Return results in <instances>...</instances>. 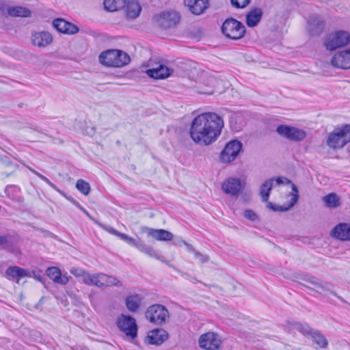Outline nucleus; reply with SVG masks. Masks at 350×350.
Returning a JSON list of instances; mask_svg holds the SVG:
<instances>
[{
    "label": "nucleus",
    "mask_w": 350,
    "mask_h": 350,
    "mask_svg": "<svg viewBox=\"0 0 350 350\" xmlns=\"http://www.w3.org/2000/svg\"><path fill=\"white\" fill-rule=\"evenodd\" d=\"M223 127L221 116L215 113H204L193 120L189 134L196 144L208 146L217 139Z\"/></svg>",
    "instance_id": "obj_1"
},
{
    "label": "nucleus",
    "mask_w": 350,
    "mask_h": 350,
    "mask_svg": "<svg viewBox=\"0 0 350 350\" xmlns=\"http://www.w3.org/2000/svg\"><path fill=\"white\" fill-rule=\"evenodd\" d=\"M99 62L107 67L120 68L127 65L131 62V58L122 50L109 49L100 54Z\"/></svg>",
    "instance_id": "obj_2"
},
{
    "label": "nucleus",
    "mask_w": 350,
    "mask_h": 350,
    "mask_svg": "<svg viewBox=\"0 0 350 350\" xmlns=\"http://www.w3.org/2000/svg\"><path fill=\"white\" fill-rule=\"evenodd\" d=\"M350 142V124H343L331 132L326 141L328 147L333 150L342 148Z\"/></svg>",
    "instance_id": "obj_3"
},
{
    "label": "nucleus",
    "mask_w": 350,
    "mask_h": 350,
    "mask_svg": "<svg viewBox=\"0 0 350 350\" xmlns=\"http://www.w3.org/2000/svg\"><path fill=\"white\" fill-rule=\"evenodd\" d=\"M221 29L223 34L232 40H239L242 38L246 33L245 25L241 22L233 18L226 19Z\"/></svg>",
    "instance_id": "obj_4"
},
{
    "label": "nucleus",
    "mask_w": 350,
    "mask_h": 350,
    "mask_svg": "<svg viewBox=\"0 0 350 350\" xmlns=\"http://www.w3.org/2000/svg\"><path fill=\"white\" fill-rule=\"evenodd\" d=\"M145 316L150 323L161 325L169 317V312L166 307L161 304H153L147 308Z\"/></svg>",
    "instance_id": "obj_5"
},
{
    "label": "nucleus",
    "mask_w": 350,
    "mask_h": 350,
    "mask_svg": "<svg viewBox=\"0 0 350 350\" xmlns=\"http://www.w3.org/2000/svg\"><path fill=\"white\" fill-rule=\"evenodd\" d=\"M116 324L119 329L132 339L137 336V325L135 319L129 314H121L117 318Z\"/></svg>",
    "instance_id": "obj_6"
},
{
    "label": "nucleus",
    "mask_w": 350,
    "mask_h": 350,
    "mask_svg": "<svg viewBox=\"0 0 350 350\" xmlns=\"http://www.w3.org/2000/svg\"><path fill=\"white\" fill-rule=\"evenodd\" d=\"M276 132L282 137L293 142H301L306 137L304 130L286 124L277 126Z\"/></svg>",
    "instance_id": "obj_7"
},
{
    "label": "nucleus",
    "mask_w": 350,
    "mask_h": 350,
    "mask_svg": "<svg viewBox=\"0 0 350 350\" xmlns=\"http://www.w3.org/2000/svg\"><path fill=\"white\" fill-rule=\"evenodd\" d=\"M180 16L176 12H163L154 16V23L161 29H167L175 26L179 22Z\"/></svg>",
    "instance_id": "obj_8"
},
{
    "label": "nucleus",
    "mask_w": 350,
    "mask_h": 350,
    "mask_svg": "<svg viewBox=\"0 0 350 350\" xmlns=\"http://www.w3.org/2000/svg\"><path fill=\"white\" fill-rule=\"evenodd\" d=\"M350 42V33L346 31H338L329 36L325 43L326 49L334 51L338 48L343 47Z\"/></svg>",
    "instance_id": "obj_9"
},
{
    "label": "nucleus",
    "mask_w": 350,
    "mask_h": 350,
    "mask_svg": "<svg viewBox=\"0 0 350 350\" xmlns=\"http://www.w3.org/2000/svg\"><path fill=\"white\" fill-rule=\"evenodd\" d=\"M242 146V143L240 141L237 139L231 140L221 151L220 155L221 161L224 163H230L234 161L239 155Z\"/></svg>",
    "instance_id": "obj_10"
},
{
    "label": "nucleus",
    "mask_w": 350,
    "mask_h": 350,
    "mask_svg": "<svg viewBox=\"0 0 350 350\" xmlns=\"http://www.w3.org/2000/svg\"><path fill=\"white\" fill-rule=\"evenodd\" d=\"M201 348L206 350H218L221 344L220 336L215 332H207L202 334L198 340Z\"/></svg>",
    "instance_id": "obj_11"
},
{
    "label": "nucleus",
    "mask_w": 350,
    "mask_h": 350,
    "mask_svg": "<svg viewBox=\"0 0 350 350\" xmlns=\"http://www.w3.org/2000/svg\"><path fill=\"white\" fill-rule=\"evenodd\" d=\"M325 25L324 19L319 14H312L308 18L307 29L310 36L321 34L325 28Z\"/></svg>",
    "instance_id": "obj_12"
},
{
    "label": "nucleus",
    "mask_w": 350,
    "mask_h": 350,
    "mask_svg": "<svg viewBox=\"0 0 350 350\" xmlns=\"http://www.w3.org/2000/svg\"><path fill=\"white\" fill-rule=\"evenodd\" d=\"M221 189L228 195L237 196L243 190V185L240 178L230 177L223 182Z\"/></svg>",
    "instance_id": "obj_13"
},
{
    "label": "nucleus",
    "mask_w": 350,
    "mask_h": 350,
    "mask_svg": "<svg viewBox=\"0 0 350 350\" xmlns=\"http://www.w3.org/2000/svg\"><path fill=\"white\" fill-rule=\"evenodd\" d=\"M292 191L289 196H291V201L287 205L279 206L270 202H267V207L273 211L285 212L290 210L298 202L299 195L297 187L292 183Z\"/></svg>",
    "instance_id": "obj_14"
},
{
    "label": "nucleus",
    "mask_w": 350,
    "mask_h": 350,
    "mask_svg": "<svg viewBox=\"0 0 350 350\" xmlns=\"http://www.w3.org/2000/svg\"><path fill=\"white\" fill-rule=\"evenodd\" d=\"M53 27L59 33L64 34H75L79 31L77 26L61 18L53 20Z\"/></svg>",
    "instance_id": "obj_15"
},
{
    "label": "nucleus",
    "mask_w": 350,
    "mask_h": 350,
    "mask_svg": "<svg viewBox=\"0 0 350 350\" xmlns=\"http://www.w3.org/2000/svg\"><path fill=\"white\" fill-rule=\"evenodd\" d=\"M302 280L314 285L317 288H321L323 291L330 293L332 295L339 299L341 301L346 302L342 297H341L336 292L332 291L333 285L332 284L321 281L314 276L306 275L302 278Z\"/></svg>",
    "instance_id": "obj_16"
},
{
    "label": "nucleus",
    "mask_w": 350,
    "mask_h": 350,
    "mask_svg": "<svg viewBox=\"0 0 350 350\" xmlns=\"http://www.w3.org/2000/svg\"><path fill=\"white\" fill-rule=\"evenodd\" d=\"M332 64L341 69L350 68V49L336 53L331 59Z\"/></svg>",
    "instance_id": "obj_17"
},
{
    "label": "nucleus",
    "mask_w": 350,
    "mask_h": 350,
    "mask_svg": "<svg viewBox=\"0 0 350 350\" xmlns=\"http://www.w3.org/2000/svg\"><path fill=\"white\" fill-rule=\"evenodd\" d=\"M31 43L39 48L46 47L53 42L52 35L45 31L31 33Z\"/></svg>",
    "instance_id": "obj_18"
},
{
    "label": "nucleus",
    "mask_w": 350,
    "mask_h": 350,
    "mask_svg": "<svg viewBox=\"0 0 350 350\" xmlns=\"http://www.w3.org/2000/svg\"><path fill=\"white\" fill-rule=\"evenodd\" d=\"M174 70L164 64H160L157 68L146 70V73L150 78L163 79L170 77Z\"/></svg>",
    "instance_id": "obj_19"
},
{
    "label": "nucleus",
    "mask_w": 350,
    "mask_h": 350,
    "mask_svg": "<svg viewBox=\"0 0 350 350\" xmlns=\"http://www.w3.org/2000/svg\"><path fill=\"white\" fill-rule=\"evenodd\" d=\"M184 4L188 7L189 11L195 14H202L208 7V0H184Z\"/></svg>",
    "instance_id": "obj_20"
},
{
    "label": "nucleus",
    "mask_w": 350,
    "mask_h": 350,
    "mask_svg": "<svg viewBox=\"0 0 350 350\" xmlns=\"http://www.w3.org/2000/svg\"><path fill=\"white\" fill-rule=\"evenodd\" d=\"M168 337L167 332L162 328H157L150 331L148 334V342L150 345H159Z\"/></svg>",
    "instance_id": "obj_21"
},
{
    "label": "nucleus",
    "mask_w": 350,
    "mask_h": 350,
    "mask_svg": "<svg viewBox=\"0 0 350 350\" xmlns=\"http://www.w3.org/2000/svg\"><path fill=\"white\" fill-rule=\"evenodd\" d=\"M262 10L260 8H253L245 16V23L249 27L258 25L262 17Z\"/></svg>",
    "instance_id": "obj_22"
},
{
    "label": "nucleus",
    "mask_w": 350,
    "mask_h": 350,
    "mask_svg": "<svg viewBox=\"0 0 350 350\" xmlns=\"http://www.w3.org/2000/svg\"><path fill=\"white\" fill-rule=\"evenodd\" d=\"M333 236L341 241L350 240V224L341 223L333 229Z\"/></svg>",
    "instance_id": "obj_23"
},
{
    "label": "nucleus",
    "mask_w": 350,
    "mask_h": 350,
    "mask_svg": "<svg viewBox=\"0 0 350 350\" xmlns=\"http://www.w3.org/2000/svg\"><path fill=\"white\" fill-rule=\"evenodd\" d=\"M140 252L144 253L151 258H154L163 262H166L165 258L159 254L150 245L145 244L142 241L138 240L135 246Z\"/></svg>",
    "instance_id": "obj_24"
},
{
    "label": "nucleus",
    "mask_w": 350,
    "mask_h": 350,
    "mask_svg": "<svg viewBox=\"0 0 350 350\" xmlns=\"http://www.w3.org/2000/svg\"><path fill=\"white\" fill-rule=\"evenodd\" d=\"M147 234L148 237L162 241H170L174 237L172 233L163 229L147 228Z\"/></svg>",
    "instance_id": "obj_25"
},
{
    "label": "nucleus",
    "mask_w": 350,
    "mask_h": 350,
    "mask_svg": "<svg viewBox=\"0 0 350 350\" xmlns=\"http://www.w3.org/2000/svg\"><path fill=\"white\" fill-rule=\"evenodd\" d=\"M124 8L126 16L129 19L136 18L142 10V8L137 0H131L130 1L128 0Z\"/></svg>",
    "instance_id": "obj_26"
},
{
    "label": "nucleus",
    "mask_w": 350,
    "mask_h": 350,
    "mask_svg": "<svg viewBox=\"0 0 350 350\" xmlns=\"http://www.w3.org/2000/svg\"><path fill=\"white\" fill-rule=\"evenodd\" d=\"M5 273L14 280H18L23 278L30 276L28 270L18 266H10L6 271Z\"/></svg>",
    "instance_id": "obj_27"
},
{
    "label": "nucleus",
    "mask_w": 350,
    "mask_h": 350,
    "mask_svg": "<svg viewBox=\"0 0 350 350\" xmlns=\"http://www.w3.org/2000/svg\"><path fill=\"white\" fill-rule=\"evenodd\" d=\"M142 297L138 294L129 295L125 299V305L129 311L135 312L140 307Z\"/></svg>",
    "instance_id": "obj_28"
},
{
    "label": "nucleus",
    "mask_w": 350,
    "mask_h": 350,
    "mask_svg": "<svg viewBox=\"0 0 350 350\" xmlns=\"http://www.w3.org/2000/svg\"><path fill=\"white\" fill-rule=\"evenodd\" d=\"M7 13L12 17H30L31 15V11L23 6H9Z\"/></svg>",
    "instance_id": "obj_29"
},
{
    "label": "nucleus",
    "mask_w": 350,
    "mask_h": 350,
    "mask_svg": "<svg viewBox=\"0 0 350 350\" xmlns=\"http://www.w3.org/2000/svg\"><path fill=\"white\" fill-rule=\"evenodd\" d=\"M128 0H104L103 5L105 10L114 12L125 8Z\"/></svg>",
    "instance_id": "obj_30"
},
{
    "label": "nucleus",
    "mask_w": 350,
    "mask_h": 350,
    "mask_svg": "<svg viewBox=\"0 0 350 350\" xmlns=\"http://www.w3.org/2000/svg\"><path fill=\"white\" fill-rule=\"evenodd\" d=\"M274 178H270L267 180L260 187V194L263 202H267L269 198L270 192L273 187V183Z\"/></svg>",
    "instance_id": "obj_31"
},
{
    "label": "nucleus",
    "mask_w": 350,
    "mask_h": 350,
    "mask_svg": "<svg viewBox=\"0 0 350 350\" xmlns=\"http://www.w3.org/2000/svg\"><path fill=\"white\" fill-rule=\"evenodd\" d=\"M325 206L329 208H337L340 205V200L338 196L334 193H331L323 198Z\"/></svg>",
    "instance_id": "obj_32"
},
{
    "label": "nucleus",
    "mask_w": 350,
    "mask_h": 350,
    "mask_svg": "<svg viewBox=\"0 0 350 350\" xmlns=\"http://www.w3.org/2000/svg\"><path fill=\"white\" fill-rule=\"evenodd\" d=\"M313 342L321 348H327L328 341L319 331L315 330L312 334Z\"/></svg>",
    "instance_id": "obj_33"
},
{
    "label": "nucleus",
    "mask_w": 350,
    "mask_h": 350,
    "mask_svg": "<svg viewBox=\"0 0 350 350\" xmlns=\"http://www.w3.org/2000/svg\"><path fill=\"white\" fill-rule=\"evenodd\" d=\"M105 278L107 274L96 273L92 275L90 285H94L97 287H103L105 285Z\"/></svg>",
    "instance_id": "obj_34"
},
{
    "label": "nucleus",
    "mask_w": 350,
    "mask_h": 350,
    "mask_svg": "<svg viewBox=\"0 0 350 350\" xmlns=\"http://www.w3.org/2000/svg\"><path fill=\"white\" fill-rule=\"evenodd\" d=\"M29 170H31V172H32L34 174H36L38 177H39L41 180H42L43 181H44L46 184H48L51 188H53L54 190H55L56 191H57L59 193H60L61 195H62L63 196H66V194L64 193V191H62L60 189H59L55 184H53L48 178H46V176H43L42 174H41L40 173H39L38 172L36 171L35 170L33 169H31L29 168Z\"/></svg>",
    "instance_id": "obj_35"
},
{
    "label": "nucleus",
    "mask_w": 350,
    "mask_h": 350,
    "mask_svg": "<svg viewBox=\"0 0 350 350\" xmlns=\"http://www.w3.org/2000/svg\"><path fill=\"white\" fill-rule=\"evenodd\" d=\"M77 189L83 195L87 196L90 191V184L84 180L79 179L76 183Z\"/></svg>",
    "instance_id": "obj_36"
},
{
    "label": "nucleus",
    "mask_w": 350,
    "mask_h": 350,
    "mask_svg": "<svg viewBox=\"0 0 350 350\" xmlns=\"http://www.w3.org/2000/svg\"><path fill=\"white\" fill-rule=\"evenodd\" d=\"M46 273L50 279H51L54 282L56 283L61 274V271L57 267H51L47 268Z\"/></svg>",
    "instance_id": "obj_37"
},
{
    "label": "nucleus",
    "mask_w": 350,
    "mask_h": 350,
    "mask_svg": "<svg viewBox=\"0 0 350 350\" xmlns=\"http://www.w3.org/2000/svg\"><path fill=\"white\" fill-rule=\"evenodd\" d=\"M295 327L297 331L306 336H312V333L314 332L312 329L307 323H297L295 324Z\"/></svg>",
    "instance_id": "obj_38"
},
{
    "label": "nucleus",
    "mask_w": 350,
    "mask_h": 350,
    "mask_svg": "<svg viewBox=\"0 0 350 350\" xmlns=\"http://www.w3.org/2000/svg\"><path fill=\"white\" fill-rule=\"evenodd\" d=\"M121 240L124 241V242H126L127 244L131 245V246H135L138 240H136L135 239H133V237H129L128 236L127 234H124V233H122L120 232L119 237H118Z\"/></svg>",
    "instance_id": "obj_39"
},
{
    "label": "nucleus",
    "mask_w": 350,
    "mask_h": 350,
    "mask_svg": "<svg viewBox=\"0 0 350 350\" xmlns=\"http://www.w3.org/2000/svg\"><path fill=\"white\" fill-rule=\"evenodd\" d=\"M250 1L251 0H230L232 5L236 8H244Z\"/></svg>",
    "instance_id": "obj_40"
},
{
    "label": "nucleus",
    "mask_w": 350,
    "mask_h": 350,
    "mask_svg": "<svg viewBox=\"0 0 350 350\" xmlns=\"http://www.w3.org/2000/svg\"><path fill=\"white\" fill-rule=\"evenodd\" d=\"M105 282L107 283L108 285L116 286H122V283L118 280L116 277L111 276L107 275V278H105Z\"/></svg>",
    "instance_id": "obj_41"
},
{
    "label": "nucleus",
    "mask_w": 350,
    "mask_h": 350,
    "mask_svg": "<svg viewBox=\"0 0 350 350\" xmlns=\"http://www.w3.org/2000/svg\"><path fill=\"white\" fill-rule=\"evenodd\" d=\"M243 216L246 219H247L252 221H254L258 219L257 214L254 211L250 210V209L245 210L243 213Z\"/></svg>",
    "instance_id": "obj_42"
},
{
    "label": "nucleus",
    "mask_w": 350,
    "mask_h": 350,
    "mask_svg": "<svg viewBox=\"0 0 350 350\" xmlns=\"http://www.w3.org/2000/svg\"><path fill=\"white\" fill-rule=\"evenodd\" d=\"M274 180H275L277 185H282L285 183L292 186V183H293L290 179L282 176L277 177L275 179H274Z\"/></svg>",
    "instance_id": "obj_43"
},
{
    "label": "nucleus",
    "mask_w": 350,
    "mask_h": 350,
    "mask_svg": "<svg viewBox=\"0 0 350 350\" xmlns=\"http://www.w3.org/2000/svg\"><path fill=\"white\" fill-rule=\"evenodd\" d=\"M70 271L75 277L81 278L85 271L81 268L72 267Z\"/></svg>",
    "instance_id": "obj_44"
},
{
    "label": "nucleus",
    "mask_w": 350,
    "mask_h": 350,
    "mask_svg": "<svg viewBox=\"0 0 350 350\" xmlns=\"http://www.w3.org/2000/svg\"><path fill=\"white\" fill-rule=\"evenodd\" d=\"M91 277L92 275L90 273L85 271L81 278L83 283L90 286Z\"/></svg>",
    "instance_id": "obj_45"
},
{
    "label": "nucleus",
    "mask_w": 350,
    "mask_h": 350,
    "mask_svg": "<svg viewBox=\"0 0 350 350\" xmlns=\"http://www.w3.org/2000/svg\"><path fill=\"white\" fill-rule=\"evenodd\" d=\"M103 228L106 230L108 232H109L110 234H113V235H116L118 237H119L120 232H118V230H116L115 228L111 227V226H103Z\"/></svg>",
    "instance_id": "obj_46"
},
{
    "label": "nucleus",
    "mask_w": 350,
    "mask_h": 350,
    "mask_svg": "<svg viewBox=\"0 0 350 350\" xmlns=\"http://www.w3.org/2000/svg\"><path fill=\"white\" fill-rule=\"evenodd\" d=\"M70 202H71L74 205H75L79 209H80L81 211H82L83 212H84L85 214H88V212L85 211V209L81 206L80 205V204L77 202L75 200H74L73 198H68V197H66V196H65Z\"/></svg>",
    "instance_id": "obj_47"
},
{
    "label": "nucleus",
    "mask_w": 350,
    "mask_h": 350,
    "mask_svg": "<svg viewBox=\"0 0 350 350\" xmlns=\"http://www.w3.org/2000/svg\"><path fill=\"white\" fill-rule=\"evenodd\" d=\"M68 277L65 275H62L61 273L56 283L65 285L68 282Z\"/></svg>",
    "instance_id": "obj_48"
},
{
    "label": "nucleus",
    "mask_w": 350,
    "mask_h": 350,
    "mask_svg": "<svg viewBox=\"0 0 350 350\" xmlns=\"http://www.w3.org/2000/svg\"><path fill=\"white\" fill-rule=\"evenodd\" d=\"M8 243V238L6 236L0 235V246H3Z\"/></svg>",
    "instance_id": "obj_49"
},
{
    "label": "nucleus",
    "mask_w": 350,
    "mask_h": 350,
    "mask_svg": "<svg viewBox=\"0 0 350 350\" xmlns=\"http://www.w3.org/2000/svg\"><path fill=\"white\" fill-rule=\"evenodd\" d=\"M12 189H16V187L14 185H8L5 187V192L8 196H10V190Z\"/></svg>",
    "instance_id": "obj_50"
},
{
    "label": "nucleus",
    "mask_w": 350,
    "mask_h": 350,
    "mask_svg": "<svg viewBox=\"0 0 350 350\" xmlns=\"http://www.w3.org/2000/svg\"><path fill=\"white\" fill-rule=\"evenodd\" d=\"M184 244L187 246V249L189 250V251H194V249L193 247H192L191 245L186 243L185 241H184Z\"/></svg>",
    "instance_id": "obj_51"
},
{
    "label": "nucleus",
    "mask_w": 350,
    "mask_h": 350,
    "mask_svg": "<svg viewBox=\"0 0 350 350\" xmlns=\"http://www.w3.org/2000/svg\"><path fill=\"white\" fill-rule=\"evenodd\" d=\"M299 285H301V286H304V287H305V288H307L308 289H309V290H310V291H315V290H314V288H311V287H310V286H307V285H305V284H302V283H300V282H299ZM316 292H317V293H319L317 291H316Z\"/></svg>",
    "instance_id": "obj_52"
},
{
    "label": "nucleus",
    "mask_w": 350,
    "mask_h": 350,
    "mask_svg": "<svg viewBox=\"0 0 350 350\" xmlns=\"http://www.w3.org/2000/svg\"><path fill=\"white\" fill-rule=\"evenodd\" d=\"M34 277L39 281L42 282V277L40 275H36L35 272H33Z\"/></svg>",
    "instance_id": "obj_53"
},
{
    "label": "nucleus",
    "mask_w": 350,
    "mask_h": 350,
    "mask_svg": "<svg viewBox=\"0 0 350 350\" xmlns=\"http://www.w3.org/2000/svg\"><path fill=\"white\" fill-rule=\"evenodd\" d=\"M195 254H196V256H202V255L200 253H199V252H196Z\"/></svg>",
    "instance_id": "obj_54"
},
{
    "label": "nucleus",
    "mask_w": 350,
    "mask_h": 350,
    "mask_svg": "<svg viewBox=\"0 0 350 350\" xmlns=\"http://www.w3.org/2000/svg\"><path fill=\"white\" fill-rule=\"evenodd\" d=\"M3 174H4V173H3ZM10 174H5V176L6 177H8V176H9Z\"/></svg>",
    "instance_id": "obj_55"
}]
</instances>
